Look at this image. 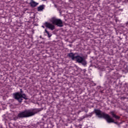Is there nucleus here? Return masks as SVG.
I'll return each mask as SVG.
<instances>
[{
  "instance_id": "obj_1",
  "label": "nucleus",
  "mask_w": 128,
  "mask_h": 128,
  "mask_svg": "<svg viewBox=\"0 0 128 128\" xmlns=\"http://www.w3.org/2000/svg\"><path fill=\"white\" fill-rule=\"evenodd\" d=\"M94 113L96 114V116L99 118H103L106 120V122L108 124L114 123L115 124H118V122H114V120L108 114H106L104 112H102V110L98 109L94 110Z\"/></svg>"
},
{
  "instance_id": "obj_2",
  "label": "nucleus",
  "mask_w": 128,
  "mask_h": 128,
  "mask_svg": "<svg viewBox=\"0 0 128 128\" xmlns=\"http://www.w3.org/2000/svg\"><path fill=\"white\" fill-rule=\"evenodd\" d=\"M40 112L38 108H34L31 110H26L18 114V118H24L32 116Z\"/></svg>"
},
{
  "instance_id": "obj_3",
  "label": "nucleus",
  "mask_w": 128,
  "mask_h": 128,
  "mask_svg": "<svg viewBox=\"0 0 128 128\" xmlns=\"http://www.w3.org/2000/svg\"><path fill=\"white\" fill-rule=\"evenodd\" d=\"M51 22L52 24L48 22H46L44 25L48 28L52 30H54L55 29L54 25L59 27H62L64 26L63 22L60 19L56 18H52Z\"/></svg>"
},
{
  "instance_id": "obj_4",
  "label": "nucleus",
  "mask_w": 128,
  "mask_h": 128,
  "mask_svg": "<svg viewBox=\"0 0 128 128\" xmlns=\"http://www.w3.org/2000/svg\"><path fill=\"white\" fill-rule=\"evenodd\" d=\"M76 66L75 65L74 67H70L69 68V70L71 71V70H73V72H72V74L73 76H80V74H82V76H87V74H86V69H84L83 70L78 69L77 70H76Z\"/></svg>"
},
{
  "instance_id": "obj_5",
  "label": "nucleus",
  "mask_w": 128,
  "mask_h": 128,
  "mask_svg": "<svg viewBox=\"0 0 128 128\" xmlns=\"http://www.w3.org/2000/svg\"><path fill=\"white\" fill-rule=\"evenodd\" d=\"M118 74L114 73L112 76L111 74L107 75V80L106 84H111L112 82H115L116 80H118Z\"/></svg>"
},
{
  "instance_id": "obj_6",
  "label": "nucleus",
  "mask_w": 128,
  "mask_h": 128,
  "mask_svg": "<svg viewBox=\"0 0 128 128\" xmlns=\"http://www.w3.org/2000/svg\"><path fill=\"white\" fill-rule=\"evenodd\" d=\"M76 60L78 64H86V61L84 57L81 56L79 55L76 56H75V60Z\"/></svg>"
},
{
  "instance_id": "obj_7",
  "label": "nucleus",
  "mask_w": 128,
  "mask_h": 128,
  "mask_svg": "<svg viewBox=\"0 0 128 128\" xmlns=\"http://www.w3.org/2000/svg\"><path fill=\"white\" fill-rule=\"evenodd\" d=\"M22 98H24L25 100H28V97L25 94H24L21 95L20 96V97H18V98H16V100H18V102L22 103V100H23Z\"/></svg>"
},
{
  "instance_id": "obj_8",
  "label": "nucleus",
  "mask_w": 128,
  "mask_h": 128,
  "mask_svg": "<svg viewBox=\"0 0 128 128\" xmlns=\"http://www.w3.org/2000/svg\"><path fill=\"white\" fill-rule=\"evenodd\" d=\"M116 66H118L117 65H112L110 64L108 67V70H121V68H117Z\"/></svg>"
},
{
  "instance_id": "obj_9",
  "label": "nucleus",
  "mask_w": 128,
  "mask_h": 128,
  "mask_svg": "<svg viewBox=\"0 0 128 128\" xmlns=\"http://www.w3.org/2000/svg\"><path fill=\"white\" fill-rule=\"evenodd\" d=\"M24 94V92L22 90V89H20V92H18L14 94V98L16 100V99L18 98V97H20L21 96V95L22 96Z\"/></svg>"
},
{
  "instance_id": "obj_10",
  "label": "nucleus",
  "mask_w": 128,
  "mask_h": 128,
  "mask_svg": "<svg viewBox=\"0 0 128 128\" xmlns=\"http://www.w3.org/2000/svg\"><path fill=\"white\" fill-rule=\"evenodd\" d=\"M68 56L70 58H72V60H76V56L75 54L71 52L68 54Z\"/></svg>"
},
{
  "instance_id": "obj_11",
  "label": "nucleus",
  "mask_w": 128,
  "mask_h": 128,
  "mask_svg": "<svg viewBox=\"0 0 128 128\" xmlns=\"http://www.w3.org/2000/svg\"><path fill=\"white\" fill-rule=\"evenodd\" d=\"M110 114L112 116V117L114 118H115L116 120H120V116H116L114 112H110Z\"/></svg>"
},
{
  "instance_id": "obj_12",
  "label": "nucleus",
  "mask_w": 128,
  "mask_h": 128,
  "mask_svg": "<svg viewBox=\"0 0 128 128\" xmlns=\"http://www.w3.org/2000/svg\"><path fill=\"white\" fill-rule=\"evenodd\" d=\"M30 5L32 8H35L36 6H37L39 4L35 2L34 1H32L30 2Z\"/></svg>"
},
{
  "instance_id": "obj_13",
  "label": "nucleus",
  "mask_w": 128,
  "mask_h": 128,
  "mask_svg": "<svg viewBox=\"0 0 128 128\" xmlns=\"http://www.w3.org/2000/svg\"><path fill=\"white\" fill-rule=\"evenodd\" d=\"M45 6L44 4L40 5L38 8V10L39 12L42 11L44 9Z\"/></svg>"
},
{
  "instance_id": "obj_14",
  "label": "nucleus",
  "mask_w": 128,
  "mask_h": 128,
  "mask_svg": "<svg viewBox=\"0 0 128 128\" xmlns=\"http://www.w3.org/2000/svg\"><path fill=\"white\" fill-rule=\"evenodd\" d=\"M92 113H90V114H85L84 115V116H82V118H81V120H84L86 118H87L89 116L92 117Z\"/></svg>"
},
{
  "instance_id": "obj_15",
  "label": "nucleus",
  "mask_w": 128,
  "mask_h": 128,
  "mask_svg": "<svg viewBox=\"0 0 128 128\" xmlns=\"http://www.w3.org/2000/svg\"><path fill=\"white\" fill-rule=\"evenodd\" d=\"M45 32L47 33L48 38L52 36V35L46 30H45Z\"/></svg>"
},
{
  "instance_id": "obj_16",
  "label": "nucleus",
  "mask_w": 128,
  "mask_h": 128,
  "mask_svg": "<svg viewBox=\"0 0 128 128\" xmlns=\"http://www.w3.org/2000/svg\"><path fill=\"white\" fill-rule=\"evenodd\" d=\"M8 55H6V56H3L2 57V60H6L7 58H8Z\"/></svg>"
},
{
  "instance_id": "obj_17",
  "label": "nucleus",
  "mask_w": 128,
  "mask_h": 128,
  "mask_svg": "<svg viewBox=\"0 0 128 128\" xmlns=\"http://www.w3.org/2000/svg\"><path fill=\"white\" fill-rule=\"evenodd\" d=\"M42 28H44V26H42Z\"/></svg>"
},
{
  "instance_id": "obj_18",
  "label": "nucleus",
  "mask_w": 128,
  "mask_h": 128,
  "mask_svg": "<svg viewBox=\"0 0 128 128\" xmlns=\"http://www.w3.org/2000/svg\"><path fill=\"white\" fill-rule=\"evenodd\" d=\"M44 0L45 1V0Z\"/></svg>"
},
{
  "instance_id": "obj_19",
  "label": "nucleus",
  "mask_w": 128,
  "mask_h": 128,
  "mask_svg": "<svg viewBox=\"0 0 128 128\" xmlns=\"http://www.w3.org/2000/svg\"><path fill=\"white\" fill-rule=\"evenodd\" d=\"M88 112V111H86V112Z\"/></svg>"
}]
</instances>
